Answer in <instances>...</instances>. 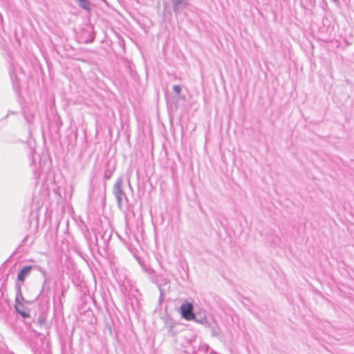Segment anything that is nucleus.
<instances>
[{
	"label": "nucleus",
	"instance_id": "nucleus-17",
	"mask_svg": "<svg viewBox=\"0 0 354 354\" xmlns=\"http://www.w3.org/2000/svg\"><path fill=\"white\" fill-rule=\"evenodd\" d=\"M9 74H10V79H11L13 86H17L19 82H18V79H17V75L15 72V68H14L13 65H12L10 66V68L9 69Z\"/></svg>",
	"mask_w": 354,
	"mask_h": 354
},
{
	"label": "nucleus",
	"instance_id": "nucleus-15",
	"mask_svg": "<svg viewBox=\"0 0 354 354\" xmlns=\"http://www.w3.org/2000/svg\"><path fill=\"white\" fill-rule=\"evenodd\" d=\"M209 328H211V335L212 337H219L221 328L216 322H214L213 324L211 322V326Z\"/></svg>",
	"mask_w": 354,
	"mask_h": 354
},
{
	"label": "nucleus",
	"instance_id": "nucleus-9",
	"mask_svg": "<svg viewBox=\"0 0 354 354\" xmlns=\"http://www.w3.org/2000/svg\"><path fill=\"white\" fill-rule=\"evenodd\" d=\"M112 230L111 229L104 230L101 227V230H97V232L95 234L96 241H98L99 237L103 241L104 243L109 241L111 238Z\"/></svg>",
	"mask_w": 354,
	"mask_h": 354
},
{
	"label": "nucleus",
	"instance_id": "nucleus-25",
	"mask_svg": "<svg viewBox=\"0 0 354 354\" xmlns=\"http://www.w3.org/2000/svg\"><path fill=\"white\" fill-rule=\"evenodd\" d=\"M3 352H4L3 346L0 345V354H3Z\"/></svg>",
	"mask_w": 354,
	"mask_h": 354
},
{
	"label": "nucleus",
	"instance_id": "nucleus-21",
	"mask_svg": "<svg viewBox=\"0 0 354 354\" xmlns=\"http://www.w3.org/2000/svg\"><path fill=\"white\" fill-rule=\"evenodd\" d=\"M173 91L176 93L177 95H179L181 92V87L179 85H174L173 86Z\"/></svg>",
	"mask_w": 354,
	"mask_h": 354
},
{
	"label": "nucleus",
	"instance_id": "nucleus-16",
	"mask_svg": "<svg viewBox=\"0 0 354 354\" xmlns=\"http://www.w3.org/2000/svg\"><path fill=\"white\" fill-rule=\"evenodd\" d=\"M197 337L195 336V335H192L190 337H185V344L186 345H185L184 346L185 347H187V346H191L192 348H193V346L195 345V343L197 340Z\"/></svg>",
	"mask_w": 354,
	"mask_h": 354
},
{
	"label": "nucleus",
	"instance_id": "nucleus-1",
	"mask_svg": "<svg viewBox=\"0 0 354 354\" xmlns=\"http://www.w3.org/2000/svg\"><path fill=\"white\" fill-rule=\"evenodd\" d=\"M15 288L16 296L14 308L17 314L20 315L26 320L31 317L29 306L32 304V301H27L24 299L21 292V284L16 283Z\"/></svg>",
	"mask_w": 354,
	"mask_h": 354
},
{
	"label": "nucleus",
	"instance_id": "nucleus-22",
	"mask_svg": "<svg viewBox=\"0 0 354 354\" xmlns=\"http://www.w3.org/2000/svg\"><path fill=\"white\" fill-rule=\"evenodd\" d=\"M166 290H162V292H160V297H159V301L162 302L165 297Z\"/></svg>",
	"mask_w": 354,
	"mask_h": 354
},
{
	"label": "nucleus",
	"instance_id": "nucleus-14",
	"mask_svg": "<svg viewBox=\"0 0 354 354\" xmlns=\"http://www.w3.org/2000/svg\"><path fill=\"white\" fill-rule=\"evenodd\" d=\"M138 260L139 263L142 266L143 270L149 275V279L150 281L151 277H156L158 275L153 268H151L150 266H147L142 263L141 261L139 259Z\"/></svg>",
	"mask_w": 354,
	"mask_h": 354
},
{
	"label": "nucleus",
	"instance_id": "nucleus-2",
	"mask_svg": "<svg viewBox=\"0 0 354 354\" xmlns=\"http://www.w3.org/2000/svg\"><path fill=\"white\" fill-rule=\"evenodd\" d=\"M122 178H118L113 189V194L116 198L117 204L120 208H121L122 206V198L125 197L127 198L126 194L122 190Z\"/></svg>",
	"mask_w": 354,
	"mask_h": 354
},
{
	"label": "nucleus",
	"instance_id": "nucleus-19",
	"mask_svg": "<svg viewBox=\"0 0 354 354\" xmlns=\"http://www.w3.org/2000/svg\"><path fill=\"white\" fill-rule=\"evenodd\" d=\"M37 322L40 325L43 326L46 324V318L43 315H39L37 318Z\"/></svg>",
	"mask_w": 354,
	"mask_h": 354
},
{
	"label": "nucleus",
	"instance_id": "nucleus-10",
	"mask_svg": "<svg viewBox=\"0 0 354 354\" xmlns=\"http://www.w3.org/2000/svg\"><path fill=\"white\" fill-rule=\"evenodd\" d=\"M6 288L4 283L0 284V311L5 310V305L8 304V297L5 295Z\"/></svg>",
	"mask_w": 354,
	"mask_h": 354
},
{
	"label": "nucleus",
	"instance_id": "nucleus-12",
	"mask_svg": "<svg viewBox=\"0 0 354 354\" xmlns=\"http://www.w3.org/2000/svg\"><path fill=\"white\" fill-rule=\"evenodd\" d=\"M34 270H37V271H39V272H41V274H42V276L44 277V281H43L42 288L41 290V293H42L44 291L46 284L50 281V279L47 276V272L44 268H41V266H39L38 265H34Z\"/></svg>",
	"mask_w": 354,
	"mask_h": 354
},
{
	"label": "nucleus",
	"instance_id": "nucleus-5",
	"mask_svg": "<svg viewBox=\"0 0 354 354\" xmlns=\"http://www.w3.org/2000/svg\"><path fill=\"white\" fill-rule=\"evenodd\" d=\"M164 321V327L170 335L174 336L178 333V324L175 320L169 316H165L162 318Z\"/></svg>",
	"mask_w": 354,
	"mask_h": 354
},
{
	"label": "nucleus",
	"instance_id": "nucleus-8",
	"mask_svg": "<svg viewBox=\"0 0 354 354\" xmlns=\"http://www.w3.org/2000/svg\"><path fill=\"white\" fill-rule=\"evenodd\" d=\"M209 349V346L207 344L203 343L201 339H197L195 345L191 349V353L193 354H196L198 352L207 353Z\"/></svg>",
	"mask_w": 354,
	"mask_h": 354
},
{
	"label": "nucleus",
	"instance_id": "nucleus-18",
	"mask_svg": "<svg viewBox=\"0 0 354 354\" xmlns=\"http://www.w3.org/2000/svg\"><path fill=\"white\" fill-rule=\"evenodd\" d=\"M80 8L85 10H90L91 3L88 0H75Z\"/></svg>",
	"mask_w": 354,
	"mask_h": 354
},
{
	"label": "nucleus",
	"instance_id": "nucleus-13",
	"mask_svg": "<svg viewBox=\"0 0 354 354\" xmlns=\"http://www.w3.org/2000/svg\"><path fill=\"white\" fill-rule=\"evenodd\" d=\"M115 171V165H111V162H108L104 172V178L109 180Z\"/></svg>",
	"mask_w": 354,
	"mask_h": 354
},
{
	"label": "nucleus",
	"instance_id": "nucleus-3",
	"mask_svg": "<svg viewBox=\"0 0 354 354\" xmlns=\"http://www.w3.org/2000/svg\"><path fill=\"white\" fill-rule=\"evenodd\" d=\"M151 282L156 285L159 292L169 290L170 288V280L163 277L161 274H158L156 277H151Z\"/></svg>",
	"mask_w": 354,
	"mask_h": 354
},
{
	"label": "nucleus",
	"instance_id": "nucleus-24",
	"mask_svg": "<svg viewBox=\"0 0 354 354\" xmlns=\"http://www.w3.org/2000/svg\"><path fill=\"white\" fill-rule=\"evenodd\" d=\"M45 288H46V291H49L50 290V287L49 286H47V287L46 286ZM45 291H46V289H44V291L42 293H41V292H40L39 294H38V296H40V295H42L43 293H44Z\"/></svg>",
	"mask_w": 354,
	"mask_h": 354
},
{
	"label": "nucleus",
	"instance_id": "nucleus-20",
	"mask_svg": "<svg viewBox=\"0 0 354 354\" xmlns=\"http://www.w3.org/2000/svg\"><path fill=\"white\" fill-rule=\"evenodd\" d=\"M24 117L28 124L33 122L34 116L32 115H28L26 113H24Z\"/></svg>",
	"mask_w": 354,
	"mask_h": 354
},
{
	"label": "nucleus",
	"instance_id": "nucleus-26",
	"mask_svg": "<svg viewBox=\"0 0 354 354\" xmlns=\"http://www.w3.org/2000/svg\"><path fill=\"white\" fill-rule=\"evenodd\" d=\"M95 37H93L90 40L89 42L91 43L94 41Z\"/></svg>",
	"mask_w": 354,
	"mask_h": 354
},
{
	"label": "nucleus",
	"instance_id": "nucleus-23",
	"mask_svg": "<svg viewBox=\"0 0 354 354\" xmlns=\"http://www.w3.org/2000/svg\"><path fill=\"white\" fill-rule=\"evenodd\" d=\"M334 3H335V5H337V6H339V0H331Z\"/></svg>",
	"mask_w": 354,
	"mask_h": 354
},
{
	"label": "nucleus",
	"instance_id": "nucleus-27",
	"mask_svg": "<svg viewBox=\"0 0 354 354\" xmlns=\"http://www.w3.org/2000/svg\"><path fill=\"white\" fill-rule=\"evenodd\" d=\"M210 353L211 354H216V351L214 350H212Z\"/></svg>",
	"mask_w": 354,
	"mask_h": 354
},
{
	"label": "nucleus",
	"instance_id": "nucleus-11",
	"mask_svg": "<svg viewBox=\"0 0 354 354\" xmlns=\"http://www.w3.org/2000/svg\"><path fill=\"white\" fill-rule=\"evenodd\" d=\"M198 324L203 325L205 327H210L211 322L208 320L207 317L203 313L195 314V318L193 320Z\"/></svg>",
	"mask_w": 354,
	"mask_h": 354
},
{
	"label": "nucleus",
	"instance_id": "nucleus-4",
	"mask_svg": "<svg viewBox=\"0 0 354 354\" xmlns=\"http://www.w3.org/2000/svg\"><path fill=\"white\" fill-rule=\"evenodd\" d=\"M180 313L181 317L187 321H192L193 318H195V313H194V306L192 303H183L180 306Z\"/></svg>",
	"mask_w": 354,
	"mask_h": 354
},
{
	"label": "nucleus",
	"instance_id": "nucleus-7",
	"mask_svg": "<svg viewBox=\"0 0 354 354\" xmlns=\"http://www.w3.org/2000/svg\"><path fill=\"white\" fill-rule=\"evenodd\" d=\"M32 270H34V265H27L21 268L17 274V281L16 283H23L30 275Z\"/></svg>",
	"mask_w": 354,
	"mask_h": 354
},
{
	"label": "nucleus",
	"instance_id": "nucleus-6",
	"mask_svg": "<svg viewBox=\"0 0 354 354\" xmlns=\"http://www.w3.org/2000/svg\"><path fill=\"white\" fill-rule=\"evenodd\" d=\"M189 0H171L172 10L178 16L180 15L189 6Z\"/></svg>",
	"mask_w": 354,
	"mask_h": 354
}]
</instances>
